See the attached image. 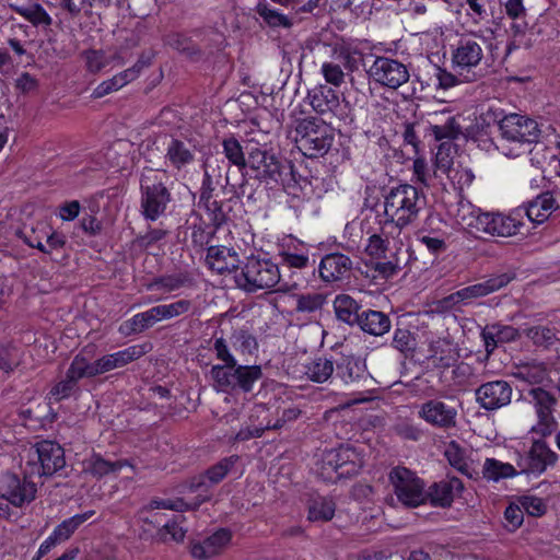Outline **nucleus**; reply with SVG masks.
Masks as SVG:
<instances>
[{"instance_id":"864d4df0","label":"nucleus","mask_w":560,"mask_h":560,"mask_svg":"<svg viewBox=\"0 0 560 560\" xmlns=\"http://www.w3.org/2000/svg\"><path fill=\"white\" fill-rule=\"evenodd\" d=\"M325 303V296L320 293L301 294L296 298L295 311L300 313H312L320 310Z\"/></svg>"},{"instance_id":"1a4fd4ad","label":"nucleus","mask_w":560,"mask_h":560,"mask_svg":"<svg viewBox=\"0 0 560 560\" xmlns=\"http://www.w3.org/2000/svg\"><path fill=\"white\" fill-rule=\"evenodd\" d=\"M27 466L31 475L52 476L66 466L65 451L56 442L48 440L38 442L30 451Z\"/></svg>"},{"instance_id":"9b49d317","label":"nucleus","mask_w":560,"mask_h":560,"mask_svg":"<svg viewBox=\"0 0 560 560\" xmlns=\"http://www.w3.org/2000/svg\"><path fill=\"white\" fill-rule=\"evenodd\" d=\"M389 480L404 505L415 508L425 502L424 483L411 470L395 467L389 472Z\"/></svg>"},{"instance_id":"393cba45","label":"nucleus","mask_w":560,"mask_h":560,"mask_svg":"<svg viewBox=\"0 0 560 560\" xmlns=\"http://www.w3.org/2000/svg\"><path fill=\"white\" fill-rule=\"evenodd\" d=\"M528 464L523 472L542 474L548 466L557 460V454L552 452L545 442L535 441L529 450Z\"/></svg>"},{"instance_id":"39448f33","label":"nucleus","mask_w":560,"mask_h":560,"mask_svg":"<svg viewBox=\"0 0 560 560\" xmlns=\"http://www.w3.org/2000/svg\"><path fill=\"white\" fill-rule=\"evenodd\" d=\"M540 133L541 130L536 120L516 113L505 114L500 124V135L502 139L516 145V152L511 149L506 153L512 156H518L522 149L537 143Z\"/></svg>"},{"instance_id":"3c124183","label":"nucleus","mask_w":560,"mask_h":560,"mask_svg":"<svg viewBox=\"0 0 560 560\" xmlns=\"http://www.w3.org/2000/svg\"><path fill=\"white\" fill-rule=\"evenodd\" d=\"M445 456L451 466L456 468L463 475L471 477L470 467L466 462L465 452L459 445L452 441L445 450Z\"/></svg>"},{"instance_id":"0e129e2a","label":"nucleus","mask_w":560,"mask_h":560,"mask_svg":"<svg viewBox=\"0 0 560 560\" xmlns=\"http://www.w3.org/2000/svg\"><path fill=\"white\" fill-rule=\"evenodd\" d=\"M84 57L86 61V69L91 73H97L102 71L107 65L106 57L101 50L84 51Z\"/></svg>"},{"instance_id":"f257e3e1","label":"nucleus","mask_w":560,"mask_h":560,"mask_svg":"<svg viewBox=\"0 0 560 560\" xmlns=\"http://www.w3.org/2000/svg\"><path fill=\"white\" fill-rule=\"evenodd\" d=\"M362 466L363 458L353 446L340 445L323 453L317 474L324 481L335 483L358 475Z\"/></svg>"},{"instance_id":"69168bd1","label":"nucleus","mask_w":560,"mask_h":560,"mask_svg":"<svg viewBox=\"0 0 560 560\" xmlns=\"http://www.w3.org/2000/svg\"><path fill=\"white\" fill-rule=\"evenodd\" d=\"M230 540L231 532L225 528L217 530L214 534L205 539L209 548L213 549L214 555H218L220 550L229 544Z\"/></svg>"},{"instance_id":"603ef678","label":"nucleus","mask_w":560,"mask_h":560,"mask_svg":"<svg viewBox=\"0 0 560 560\" xmlns=\"http://www.w3.org/2000/svg\"><path fill=\"white\" fill-rule=\"evenodd\" d=\"M231 339L233 346L244 354H252L258 348L256 338L245 329L234 330Z\"/></svg>"},{"instance_id":"4d7b16f0","label":"nucleus","mask_w":560,"mask_h":560,"mask_svg":"<svg viewBox=\"0 0 560 560\" xmlns=\"http://www.w3.org/2000/svg\"><path fill=\"white\" fill-rule=\"evenodd\" d=\"M291 13L312 12L319 5V0H271Z\"/></svg>"},{"instance_id":"f704fd0d","label":"nucleus","mask_w":560,"mask_h":560,"mask_svg":"<svg viewBox=\"0 0 560 560\" xmlns=\"http://www.w3.org/2000/svg\"><path fill=\"white\" fill-rule=\"evenodd\" d=\"M430 130L436 141L454 140L462 133V126L455 116L442 114L440 121L431 125Z\"/></svg>"},{"instance_id":"6ab92c4d","label":"nucleus","mask_w":560,"mask_h":560,"mask_svg":"<svg viewBox=\"0 0 560 560\" xmlns=\"http://www.w3.org/2000/svg\"><path fill=\"white\" fill-rule=\"evenodd\" d=\"M206 261L211 270L220 275L233 272L240 265L237 253L225 246L208 247Z\"/></svg>"},{"instance_id":"58836bf2","label":"nucleus","mask_w":560,"mask_h":560,"mask_svg":"<svg viewBox=\"0 0 560 560\" xmlns=\"http://www.w3.org/2000/svg\"><path fill=\"white\" fill-rule=\"evenodd\" d=\"M529 395L533 397L535 407L537 409V416L540 420L551 418L553 406L557 399L549 392L542 387H534L529 390Z\"/></svg>"},{"instance_id":"c9c22d12","label":"nucleus","mask_w":560,"mask_h":560,"mask_svg":"<svg viewBox=\"0 0 560 560\" xmlns=\"http://www.w3.org/2000/svg\"><path fill=\"white\" fill-rule=\"evenodd\" d=\"M191 283V279L188 273L179 272L173 275H166L154 278L149 284L148 289H162L164 292H173L179 290Z\"/></svg>"},{"instance_id":"5fc2aeb1","label":"nucleus","mask_w":560,"mask_h":560,"mask_svg":"<svg viewBox=\"0 0 560 560\" xmlns=\"http://www.w3.org/2000/svg\"><path fill=\"white\" fill-rule=\"evenodd\" d=\"M526 336L533 340L536 346L549 347L557 339L556 332L546 326H535L525 330Z\"/></svg>"},{"instance_id":"bf43d9fd","label":"nucleus","mask_w":560,"mask_h":560,"mask_svg":"<svg viewBox=\"0 0 560 560\" xmlns=\"http://www.w3.org/2000/svg\"><path fill=\"white\" fill-rule=\"evenodd\" d=\"M77 387L78 382L74 378H71L68 373H66V377L58 382L50 389V395L55 398V400L60 401L70 397Z\"/></svg>"},{"instance_id":"49530a36","label":"nucleus","mask_w":560,"mask_h":560,"mask_svg":"<svg viewBox=\"0 0 560 560\" xmlns=\"http://www.w3.org/2000/svg\"><path fill=\"white\" fill-rule=\"evenodd\" d=\"M522 223L514 218L494 214L491 228V236L508 237L517 234Z\"/></svg>"},{"instance_id":"ea45409f","label":"nucleus","mask_w":560,"mask_h":560,"mask_svg":"<svg viewBox=\"0 0 560 560\" xmlns=\"http://www.w3.org/2000/svg\"><path fill=\"white\" fill-rule=\"evenodd\" d=\"M158 322L155 317L153 316V312L151 310H148L142 313H138L133 315L130 319L126 320L120 326V331L126 335L131 334H140L148 328L155 325Z\"/></svg>"},{"instance_id":"79ce46f5","label":"nucleus","mask_w":560,"mask_h":560,"mask_svg":"<svg viewBox=\"0 0 560 560\" xmlns=\"http://www.w3.org/2000/svg\"><path fill=\"white\" fill-rule=\"evenodd\" d=\"M336 504L329 498H318L308 506V520L312 522H328L335 515Z\"/></svg>"},{"instance_id":"774afa93","label":"nucleus","mask_w":560,"mask_h":560,"mask_svg":"<svg viewBox=\"0 0 560 560\" xmlns=\"http://www.w3.org/2000/svg\"><path fill=\"white\" fill-rule=\"evenodd\" d=\"M322 73L328 83L336 86H339L345 79V74L340 66L331 62H325L322 66Z\"/></svg>"},{"instance_id":"a18cd8bd","label":"nucleus","mask_w":560,"mask_h":560,"mask_svg":"<svg viewBox=\"0 0 560 560\" xmlns=\"http://www.w3.org/2000/svg\"><path fill=\"white\" fill-rule=\"evenodd\" d=\"M288 163L289 167L285 170L282 167L280 175L281 179L275 182V186L281 185L289 195L298 196L302 189V183H306V179L296 174L294 165L290 161H288Z\"/></svg>"},{"instance_id":"473e14b6","label":"nucleus","mask_w":560,"mask_h":560,"mask_svg":"<svg viewBox=\"0 0 560 560\" xmlns=\"http://www.w3.org/2000/svg\"><path fill=\"white\" fill-rule=\"evenodd\" d=\"M11 8L35 27H49L52 23L51 16L38 2L27 5L11 4Z\"/></svg>"},{"instance_id":"a19ab883","label":"nucleus","mask_w":560,"mask_h":560,"mask_svg":"<svg viewBox=\"0 0 560 560\" xmlns=\"http://www.w3.org/2000/svg\"><path fill=\"white\" fill-rule=\"evenodd\" d=\"M504 115L505 114L500 108L488 107L476 117L472 129L480 136L488 135L492 126L498 125L500 128Z\"/></svg>"},{"instance_id":"20e7f679","label":"nucleus","mask_w":560,"mask_h":560,"mask_svg":"<svg viewBox=\"0 0 560 560\" xmlns=\"http://www.w3.org/2000/svg\"><path fill=\"white\" fill-rule=\"evenodd\" d=\"M423 199L412 185L393 187L385 196L384 214L400 225L411 224L422 208Z\"/></svg>"},{"instance_id":"c756f323","label":"nucleus","mask_w":560,"mask_h":560,"mask_svg":"<svg viewBox=\"0 0 560 560\" xmlns=\"http://www.w3.org/2000/svg\"><path fill=\"white\" fill-rule=\"evenodd\" d=\"M334 308L338 319L348 325H355L360 318L361 306L347 294L337 295L334 301Z\"/></svg>"},{"instance_id":"4be33fe9","label":"nucleus","mask_w":560,"mask_h":560,"mask_svg":"<svg viewBox=\"0 0 560 560\" xmlns=\"http://www.w3.org/2000/svg\"><path fill=\"white\" fill-rule=\"evenodd\" d=\"M513 279V276L509 273H501L492 276L483 282L476 283L469 287H465L458 290L457 298H460L462 302H466L471 299L481 298L488 295L503 287H505Z\"/></svg>"},{"instance_id":"a211bd4d","label":"nucleus","mask_w":560,"mask_h":560,"mask_svg":"<svg viewBox=\"0 0 560 560\" xmlns=\"http://www.w3.org/2000/svg\"><path fill=\"white\" fill-rule=\"evenodd\" d=\"M336 377L340 378L347 385L361 387L369 381L365 364L354 357H342L336 363Z\"/></svg>"},{"instance_id":"cd10ccee","label":"nucleus","mask_w":560,"mask_h":560,"mask_svg":"<svg viewBox=\"0 0 560 560\" xmlns=\"http://www.w3.org/2000/svg\"><path fill=\"white\" fill-rule=\"evenodd\" d=\"M558 207L552 194L544 192L528 203L526 215L532 222L542 223L548 219L551 211Z\"/></svg>"},{"instance_id":"37998d69","label":"nucleus","mask_w":560,"mask_h":560,"mask_svg":"<svg viewBox=\"0 0 560 560\" xmlns=\"http://www.w3.org/2000/svg\"><path fill=\"white\" fill-rule=\"evenodd\" d=\"M482 475L488 480L499 481L502 478L517 475V471L510 464L502 463L494 458H487L483 464Z\"/></svg>"},{"instance_id":"bb28decb","label":"nucleus","mask_w":560,"mask_h":560,"mask_svg":"<svg viewBox=\"0 0 560 560\" xmlns=\"http://www.w3.org/2000/svg\"><path fill=\"white\" fill-rule=\"evenodd\" d=\"M256 13L261 18L264 23L269 27H284L289 28L293 24L294 13H284L281 10L275 9L270 3L261 1L256 5Z\"/></svg>"},{"instance_id":"72a5a7b5","label":"nucleus","mask_w":560,"mask_h":560,"mask_svg":"<svg viewBox=\"0 0 560 560\" xmlns=\"http://www.w3.org/2000/svg\"><path fill=\"white\" fill-rule=\"evenodd\" d=\"M128 463L126 460L110 462L104 459L98 454H93L89 459L84 462V470L91 474L93 477L100 479L110 472L120 470Z\"/></svg>"},{"instance_id":"423d86ee","label":"nucleus","mask_w":560,"mask_h":560,"mask_svg":"<svg viewBox=\"0 0 560 560\" xmlns=\"http://www.w3.org/2000/svg\"><path fill=\"white\" fill-rule=\"evenodd\" d=\"M480 40L474 36H463L452 52V65L454 71L462 75L466 82H475L483 77L481 61L483 49Z\"/></svg>"},{"instance_id":"052dcab7","label":"nucleus","mask_w":560,"mask_h":560,"mask_svg":"<svg viewBox=\"0 0 560 560\" xmlns=\"http://www.w3.org/2000/svg\"><path fill=\"white\" fill-rule=\"evenodd\" d=\"M521 508L530 516H542L547 506L541 499L532 495H523L518 499Z\"/></svg>"},{"instance_id":"9d476101","label":"nucleus","mask_w":560,"mask_h":560,"mask_svg":"<svg viewBox=\"0 0 560 560\" xmlns=\"http://www.w3.org/2000/svg\"><path fill=\"white\" fill-rule=\"evenodd\" d=\"M238 459V455L224 457L217 464L210 466L203 474L195 476L190 479L188 489L191 492H201L197 497L196 502H194V509H197L201 503L211 499L210 488L221 482L232 470Z\"/></svg>"},{"instance_id":"a878e982","label":"nucleus","mask_w":560,"mask_h":560,"mask_svg":"<svg viewBox=\"0 0 560 560\" xmlns=\"http://www.w3.org/2000/svg\"><path fill=\"white\" fill-rule=\"evenodd\" d=\"M357 325L366 334L380 337L389 331L392 323L389 317L374 310H364L360 313Z\"/></svg>"},{"instance_id":"13d9d810","label":"nucleus","mask_w":560,"mask_h":560,"mask_svg":"<svg viewBox=\"0 0 560 560\" xmlns=\"http://www.w3.org/2000/svg\"><path fill=\"white\" fill-rule=\"evenodd\" d=\"M158 509L172 510V511H183L194 509V503L187 504L183 500L172 501V500H163V499H152L149 504L143 509L144 512H153Z\"/></svg>"},{"instance_id":"dca6fc26","label":"nucleus","mask_w":560,"mask_h":560,"mask_svg":"<svg viewBox=\"0 0 560 560\" xmlns=\"http://www.w3.org/2000/svg\"><path fill=\"white\" fill-rule=\"evenodd\" d=\"M419 417L434 427L450 429L456 425L457 411L442 400L431 399L421 406Z\"/></svg>"},{"instance_id":"412c9836","label":"nucleus","mask_w":560,"mask_h":560,"mask_svg":"<svg viewBox=\"0 0 560 560\" xmlns=\"http://www.w3.org/2000/svg\"><path fill=\"white\" fill-rule=\"evenodd\" d=\"M145 353L142 346H131L115 353L103 355L95 361L98 373L103 374L112 370L122 368L141 358Z\"/></svg>"},{"instance_id":"ddd939ff","label":"nucleus","mask_w":560,"mask_h":560,"mask_svg":"<svg viewBox=\"0 0 560 560\" xmlns=\"http://www.w3.org/2000/svg\"><path fill=\"white\" fill-rule=\"evenodd\" d=\"M369 74L376 83L392 90H397L410 78L405 63L388 57H376Z\"/></svg>"},{"instance_id":"2f4dec72","label":"nucleus","mask_w":560,"mask_h":560,"mask_svg":"<svg viewBox=\"0 0 560 560\" xmlns=\"http://www.w3.org/2000/svg\"><path fill=\"white\" fill-rule=\"evenodd\" d=\"M512 376L529 385H541L548 380V370L542 363H526L517 365Z\"/></svg>"},{"instance_id":"7c9ffc66","label":"nucleus","mask_w":560,"mask_h":560,"mask_svg":"<svg viewBox=\"0 0 560 560\" xmlns=\"http://www.w3.org/2000/svg\"><path fill=\"white\" fill-rule=\"evenodd\" d=\"M184 522L183 515H173L172 518H167L163 525L156 530L153 539L159 542H182L186 536V529L182 527Z\"/></svg>"},{"instance_id":"aec40b11","label":"nucleus","mask_w":560,"mask_h":560,"mask_svg":"<svg viewBox=\"0 0 560 560\" xmlns=\"http://www.w3.org/2000/svg\"><path fill=\"white\" fill-rule=\"evenodd\" d=\"M229 184V177L225 172L224 161L218 160L205 163V175L200 188V197L208 200L213 197V191L218 186L225 187Z\"/></svg>"},{"instance_id":"7ed1b4c3","label":"nucleus","mask_w":560,"mask_h":560,"mask_svg":"<svg viewBox=\"0 0 560 560\" xmlns=\"http://www.w3.org/2000/svg\"><path fill=\"white\" fill-rule=\"evenodd\" d=\"M294 131L298 148L310 158L326 154L334 142L332 129L322 119L312 117L298 120Z\"/></svg>"},{"instance_id":"c03bdc74","label":"nucleus","mask_w":560,"mask_h":560,"mask_svg":"<svg viewBox=\"0 0 560 560\" xmlns=\"http://www.w3.org/2000/svg\"><path fill=\"white\" fill-rule=\"evenodd\" d=\"M67 373L77 382L84 377L90 378L100 375L98 369L95 366V361L92 363L89 362L88 359L84 358L81 353L73 358L69 369L67 370Z\"/></svg>"},{"instance_id":"6e6552de","label":"nucleus","mask_w":560,"mask_h":560,"mask_svg":"<svg viewBox=\"0 0 560 560\" xmlns=\"http://www.w3.org/2000/svg\"><path fill=\"white\" fill-rule=\"evenodd\" d=\"M160 172L147 168L141 175V208L147 220L155 221L162 215L171 200V194L159 179Z\"/></svg>"},{"instance_id":"4c0bfd02","label":"nucleus","mask_w":560,"mask_h":560,"mask_svg":"<svg viewBox=\"0 0 560 560\" xmlns=\"http://www.w3.org/2000/svg\"><path fill=\"white\" fill-rule=\"evenodd\" d=\"M334 371H335L334 361H331L325 357H319V358L314 359L311 363L307 364L305 374L313 382L324 383L329 377H331Z\"/></svg>"},{"instance_id":"f3484780","label":"nucleus","mask_w":560,"mask_h":560,"mask_svg":"<svg viewBox=\"0 0 560 560\" xmlns=\"http://www.w3.org/2000/svg\"><path fill=\"white\" fill-rule=\"evenodd\" d=\"M351 269L352 260L341 253L324 256L318 266L319 277L325 282L340 281L348 277Z\"/></svg>"},{"instance_id":"4468645a","label":"nucleus","mask_w":560,"mask_h":560,"mask_svg":"<svg viewBox=\"0 0 560 560\" xmlns=\"http://www.w3.org/2000/svg\"><path fill=\"white\" fill-rule=\"evenodd\" d=\"M30 476L32 475L27 469L24 472L23 480L15 474H3L0 477V497L19 508L32 502L36 497L37 487L36 483L28 480Z\"/></svg>"},{"instance_id":"09e8293b","label":"nucleus","mask_w":560,"mask_h":560,"mask_svg":"<svg viewBox=\"0 0 560 560\" xmlns=\"http://www.w3.org/2000/svg\"><path fill=\"white\" fill-rule=\"evenodd\" d=\"M429 498L434 506L446 508L453 502V494L444 480L434 482L425 493V499Z\"/></svg>"},{"instance_id":"8fccbe9b","label":"nucleus","mask_w":560,"mask_h":560,"mask_svg":"<svg viewBox=\"0 0 560 560\" xmlns=\"http://www.w3.org/2000/svg\"><path fill=\"white\" fill-rule=\"evenodd\" d=\"M199 205L205 208L214 231L220 229L226 222L228 218L223 211L222 203L214 200L213 197L208 198V200L199 197Z\"/></svg>"},{"instance_id":"e2e57ef3","label":"nucleus","mask_w":560,"mask_h":560,"mask_svg":"<svg viewBox=\"0 0 560 560\" xmlns=\"http://www.w3.org/2000/svg\"><path fill=\"white\" fill-rule=\"evenodd\" d=\"M150 65V60H144L143 58H139L138 61L130 68L124 70L122 72L116 74L118 79V83L120 86H125L129 82L136 80L140 72Z\"/></svg>"},{"instance_id":"e433bc0d","label":"nucleus","mask_w":560,"mask_h":560,"mask_svg":"<svg viewBox=\"0 0 560 560\" xmlns=\"http://www.w3.org/2000/svg\"><path fill=\"white\" fill-rule=\"evenodd\" d=\"M189 147V143L172 139L167 147L166 158L176 168H180L194 160V153Z\"/></svg>"},{"instance_id":"0eeeda50","label":"nucleus","mask_w":560,"mask_h":560,"mask_svg":"<svg viewBox=\"0 0 560 560\" xmlns=\"http://www.w3.org/2000/svg\"><path fill=\"white\" fill-rule=\"evenodd\" d=\"M280 281L279 267L269 259L247 258L242 271L236 276L240 288L247 292L271 289Z\"/></svg>"},{"instance_id":"f03ea898","label":"nucleus","mask_w":560,"mask_h":560,"mask_svg":"<svg viewBox=\"0 0 560 560\" xmlns=\"http://www.w3.org/2000/svg\"><path fill=\"white\" fill-rule=\"evenodd\" d=\"M260 365H235L215 364L210 370L214 388L222 393L243 392L250 393L254 384L262 377Z\"/></svg>"},{"instance_id":"680f3d73","label":"nucleus","mask_w":560,"mask_h":560,"mask_svg":"<svg viewBox=\"0 0 560 560\" xmlns=\"http://www.w3.org/2000/svg\"><path fill=\"white\" fill-rule=\"evenodd\" d=\"M505 527L510 532L516 530L524 521L523 509L517 504H510L504 512Z\"/></svg>"},{"instance_id":"de8ad7c7","label":"nucleus","mask_w":560,"mask_h":560,"mask_svg":"<svg viewBox=\"0 0 560 560\" xmlns=\"http://www.w3.org/2000/svg\"><path fill=\"white\" fill-rule=\"evenodd\" d=\"M223 152L230 163L243 170L248 164V159H245L241 143L234 138H225L222 142Z\"/></svg>"},{"instance_id":"338daca9","label":"nucleus","mask_w":560,"mask_h":560,"mask_svg":"<svg viewBox=\"0 0 560 560\" xmlns=\"http://www.w3.org/2000/svg\"><path fill=\"white\" fill-rule=\"evenodd\" d=\"M339 7L348 9L357 18L365 16L371 13L370 0H338Z\"/></svg>"},{"instance_id":"6e6d98bb","label":"nucleus","mask_w":560,"mask_h":560,"mask_svg":"<svg viewBox=\"0 0 560 560\" xmlns=\"http://www.w3.org/2000/svg\"><path fill=\"white\" fill-rule=\"evenodd\" d=\"M168 44L176 50L187 55L190 58H198L201 56V50L196 47L187 37L175 34L170 37Z\"/></svg>"},{"instance_id":"f8f14e48","label":"nucleus","mask_w":560,"mask_h":560,"mask_svg":"<svg viewBox=\"0 0 560 560\" xmlns=\"http://www.w3.org/2000/svg\"><path fill=\"white\" fill-rule=\"evenodd\" d=\"M247 166L254 172L256 179L273 188L275 182L281 179L282 167H284V170L288 168L289 163L287 160L282 161L273 153L266 150L255 149L248 153Z\"/></svg>"},{"instance_id":"5701e85b","label":"nucleus","mask_w":560,"mask_h":560,"mask_svg":"<svg viewBox=\"0 0 560 560\" xmlns=\"http://www.w3.org/2000/svg\"><path fill=\"white\" fill-rule=\"evenodd\" d=\"M459 359V353L453 343L446 339H438L429 346L428 361L438 369H448Z\"/></svg>"},{"instance_id":"b1692460","label":"nucleus","mask_w":560,"mask_h":560,"mask_svg":"<svg viewBox=\"0 0 560 560\" xmlns=\"http://www.w3.org/2000/svg\"><path fill=\"white\" fill-rule=\"evenodd\" d=\"M312 108L320 114H335L340 105L337 92L328 85H319L308 92Z\"/></svg>"},{"instance_id":"2eb2a0df","label":"nucleus","mask_w":560,"mask_h":560,"mask_svg":"<svg viewBox=\"0 0 560 560\" xmlns=\"http://www.w3.org/2000/svg\"><path fill=\"white\" fill-rule=\"evenodd\" d=\"M475 395L481 408L495 410L511 402L512 387L505 381H491L480 385Z\"/></svg>"},{"instance_id":"c85d7f7f","label":"nucleus","mask_w":560,"mask_h":560,"mask_svg":"<svg viewBox=\"0 0 560 560\" xmlns=\"http://www.w3.org/2000/svg\"><path fill=\"white\" fill-rule=\"evenodd\" d=\"M390 345L405 358L412 357L418 346L417 331H412L398 323L394 329Z\"/></svg>"}]
</instances>
